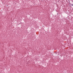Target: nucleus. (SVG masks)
<instances>
[{"label": "nucleus", "mask_w": 73, "mask_h": 73, "mask_svg": "<svg viewBox=\"0 0 73 73\" xmlns=\"http://www.w3.org/2000/svg\"><path fill=\"white\" fill-rule=\"evenodd\" d=\"M72 6H73V4H71Z\"/></svg>", "instance_id": "obj_1"}]
</instances>
